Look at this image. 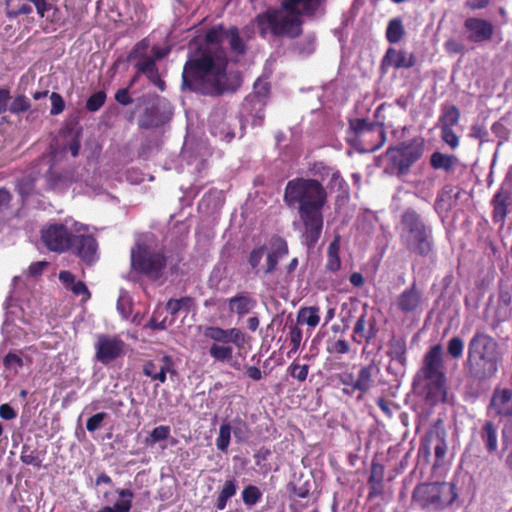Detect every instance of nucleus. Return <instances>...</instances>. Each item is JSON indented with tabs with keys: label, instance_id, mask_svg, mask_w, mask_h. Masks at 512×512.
<instances>
[{
	"label": "nucleus",
	"instance_id": "1",
	"mask_svg": "<svg viewBox=\"0 0 512 512\" xmlns=\"http://www.w3.org/2000/svg\"><path fill=\"white\" fill-rule=\"evenodd\" d=\"M283 198L288 207L297 206L304 227L303 243L309 249L314 248L324 226L323 208L328 199L326 189L316 179L297 177L287 182Z\"/></svg>",
	"mask_w": 512,
	"mask_h": 512
},
{
	"label": "nucleus",
	"instance_id": "2",
	"mask_svg": "<svg viewBox=\"0 0 512 512\" xmlns=\"http://www.w3.org/2000/svg\"><path fill=\"white\" fill-rule=\"evenodd\" d=\"M228 61L225 56L199 48L189 55L183 66L182 88L204 96L218 97L234 91L227 81Z\"/></svg>",
	"mask_w": 512,
	"mask_h": 512
},
{
	"label": "nucleus",
	"instance_id": "3",
	"mask_svg": "<svg viewBox=\"0 0 512 512\" xmlns=\"http://www.w3.org/2000/svg\"><path fill=\"white\" fill-rule=\"evenodd\" d=\"M314 0H283L280 8L269 7L253 19L259 35L265 39L267 35L276 38H298L302 30V14H313L316 10L311 3Z\"/></svg>",
	"mask_w": 512,
	"mask_h": 512
},
{
	"label": "nucleus",
	"instance_id": "4",
	"mask_svg": "<svg viewBox=\"0 0 512 512\" xmlns=\"http://www.w3.org/2000/svg\"><path fill=\"white\" fill-rule=\"evenodd\" d=\"M502 363L497 341L490 335L476 331L468 343L465 368L467 375L477 382L494 378Z\"/></svg>",
	"mask_w": 512,
	"mask_h": 512
},
{
	"label": "nucleus",
	"instance_id": "5",
	"mask_svg": "<svg viewBox=\"0 0 512 512\" xmlns=\"http://www.w3.org/2000/svg\"><path fill=\"white\" fill-rule=\"evenodd\" d=\"M418 381H423L422 396L425 402L435 406L447 398V377L443 360V348L435 344L424 354L422 365L416 374Z\"/></svg>",
	"mask_w": 512,
	"mask_h": 512
},
{
	"label": "nucleus",
	"instance_id": "6",
	"mask_svg": "<svg viewBox=\"0 0 512 512\" xmlns=\"http://www.w3.org/2000/svg\"><path fill=\"white\" fill-rule=\"evenodd\" d=\"M400 240L404 247L415 255L427 257L434 249L432 228L420 214L408 208L401 215Z\"/></svg>",
	"mask_w": 512,
	"mask_h": 512
},
{
	"label": "nucleus",
	"instance_id": "7",
	"mask_svg": "<svg viewBox=\"0 0 512 512\" xmlns=\"http://www.w3.org/2000/svg\"><path fill=\"white\" fill-rule=\"evenodd\" d=\"M131 270L151 281L163 277L167 257L163 249H156L144 242H137L130 251Z\"/></svg>",
	"mask_w": 512,
	"mask_h": 512
},
{
	"label": "nucleus",
	"instance_id": "8",
	"mask_svg": "<svg viewBox=\"0 0 512 512\" xmlns=\"http://www.w3.org/2000/svg\"><path fill=\"white\" fill-rule=\"evenodd\" d=\"M455 485L448 482L418 484L412 493V501L427 511H441L457 498Z\"/></svg>",
	"mask_w": 512,
	"mask_h": 512
},
{
	"label": "nucleus",
	"instance_id": "9",
	"mask_svg": "<svg viewBox=\"0 0 512 512\" xmlns=\"http://www.w3.org/2000/svg\"><path fill=\"white\" fill-rule=\"evenodd\" d=\"M205 338L213 343L209 348V355L215 361L226 363L233 358V347L244 348L246 335L240 328L224 329L219 326H207L203 331Z\"/></svg>",
	"mask_w": 512,
	"mask_h": 512
},
{
	"label": "nucleus",
	"instance_id": "10",
	"mask_svg": "<svg viewBox=\"0 0 512 512\" xmlns=\"http://www.w3.org/2000/svg\"><path fill=\"white\" fill-rule=\"evenodd\" d=\"M425 140L423 137H415L402 141L395 146H390L386 152L388 169L398 177L406 176L424 155Z\"/></svg>",
	"mask_w": 512,
	"mask_h": 512
},
{
	"label": "nucleus",
	"instance_id": "11",
	"mask_svg": "<svg viewBox=\"0 0 512 512\" xmlns=\"http://www.w3.org/2000/svg\"><path fill=\"white\" fill-rule=\"evenodd\" d=\"M348 133L351 144L361 153L375 152L386 142L384 124L364 118L351 119Z\"/></svg>",
	"mask_w": 512,
	"mask_h": 512
},
{
	"label": "nucleus",
	"instance_id": "12",
	"mask_svg": "<svg viewBox=\"0 0 512 512\" xmlns=\"http://www.w3.org/2000/svg\"><path fill=\"white\" fill-rule=\"evenodd\" d=\"M40 238L47 250L63 254L71 250L74 233L62 223H48L42 227Z\"/></svg>",
	"mask_w": 512,
	"mask_h": 512
},
{
	"label": "nucleus",
	"instance_id": "13",
	"mask_svg": "<svg viewBox=\"0 0 512 512\" xmlns=\"http://www.w3.org/2000/svg\"><path fill=\"white\" fill-rule=\"evenodd\" d=\"M95 358L107 365L125 354V342L116 335L99 334L94 344Z\"/></svg>",
	"mask_w": 512,
	"mask_h": 512
},
{
	"label": "nucleus",
	"instance_id": "14",
	"mask_svg": "<svg viewBox=\"0 0 512 512\" xmlns=\"http://www.w3.org/2000/svg\"><path fill=\"white\" fill-rule=\"evenodd\" d=\"M98 249V242L92 234H74L70 251L86 265L91 266L99 259Z\"/></svg>",
	"mask_w": 512,
	"mask_h": 512
},
{
	"label": "nucleus",
	"instance_id": "15",
	"mask_svg": "<svg viewBox=\"0 0 512 512\" xmlns=\"http://www.w3.org/2000/svg\"><path fill=\"white\" fill-rule=\"evenodd\" d=\"M492 221L494 223L504 224L506 217L510 212L512 205V189L511 185L503 182L491 199Z\"/></svg>",
	"mask_w": 512,
	"mask_h": 512
},
{
	"label": "nucleus",
	"instance_id": "16",
	"mask_svg": "<svg viewBox=\"0 0 512 512\" xmlns=\"http://www.w3.org/2000/svg\"><path fill=\"white\" fill-rule=\"evenodd\" d=\"M487 411H492L494 417L499 419H512V389L495 387Z\"/></svg>",
	"mask_w": 512,
	"mask_h": 512
},
{
	"label": "nucleus",
	"instance_id": "17",
	"mask_svg": "<svg viewBox=\"0 0 512 512\" xmlns=\"http://www.w3.org/2000/svg\"><path fill=\"white\" fill-rule=\"evenodd\" d=\"M464 28L469 32L468 40L472 43L490 41L494 34L493 24L483 18L468 17L464 21Z\"/></svg>",
	"mask_w": 512,
	"mask_h": 512
},
{
	"label": "nucleus",
	"instance_id": "18",
	"mask_svg": "<svg viewBox=\"0 0 512 512\" xmlns=\"http://www.w3.org/2000/svg\"><path fill=\"white\" fill-rule=\"evenodd\" d=\"M143 373L152 380H158L160 383H165L167 373H175L174 362L170 356L163 355L154 360L145 362L143 365Z\"/></svg>",
	"mask_w": 512,
	"mask_h": 512
},
{
	"label": "nucleus",
	"instance_id": "19",
	"mask_svg": "<svg viewBox=\"0 0 512 512\" xmlns=\"http://www.w3.org/2000/svg\"><path fill=\"white\" fill-rule=\"evenodd\" d=\"M423 294L418 288L416 281L403 290L397 298V308L404 314L416 312L422 305Z\"/></svg>",
	"mask_w": 512,
	"mask_h": 512
},
{
	"label": "nucleus",
	"instance_id": "20",
	"mask_svg": "<svg viewBox=\"0 0 512 512\" xmlns=\"http://www.w3.org/2000/svg\"><path fill=\"white\" fill-rule=\"evenodd\" d=\"M228 310L239 319L249 314L257 306V300L246 291L239 292L227 300Z\"/></svg>",
	"mask_w": 512,
	"mask_h": 512
},
{
	"label": "nucleus",
	"instance_id": "21",
	"mask_svg": "<svg viewBox=\"0 0 512 512\" xmlns=\"http://www.w3.org/2000/svg\"><path fill=\"white\" fill-rule=\"evenodd\" d=\"M416 56L402 49L388 48L384 58L383 65H388L395 69H410L416 64Z\"/></svg>",
	"mask_w": 512,
	"mask_h": 512
},
{
	"label": "nucleus",
	"instance_id": "22",
	"mask_svg": "<svg viewBox=\"0 0 512 512\" xmlns=\"http://www.w3.org/2000/svg\"><path fill=\"white\" fill-rule=\"evenodd\" d=\"M379 371L378 367L374 363L362 366L357 374L355 380L354 389L359 392L357 401L363 400V397L368 393L374 386L375 375Z\"/></svg>",
	"mask_w": 512,
	"mask_h": 512
},
{
	"label": "nucleus",
	"instance_id": "23",
	"mask_svg": "<svg viewBox=\"0 0 512 512\" xmlns=\"http://www.w3.org/2000/svg\"><path fill=\"white\" fill-rule=\"evenodd\" d=\"M478 436L488 454L498 450V427L492 420H484L478 431Z\"/></svg>",
	"mask_w": 512,
	"mask_h": 512
},
{
	"label": "nucleus",
	"instance_id": "24",
	"mask_svg": "<svg viewBox=\"0 0 512 512\" xmlns=\"http://www.w3.org/2000/svg\"><path fill=\"white\" fill-rule=\"evenodd\" d=\"M384 475H385V468L384 466L376 461H372L371 464V472L370 476L368 478V487H369V493L368 498L373 499L376 497H379L383 494L384 491Z\"/></svg>",
	"mask_w": 512,
	"mask_h": 512
},
{
	"label": "nucleus",
	"instance_id": "25",
	"mask_svg": "<svg viewBox=\"0 0 512 512\" xmlns=\"http://www.w3.org/2000/svg\"><path fill=\"white\" fill-rule=\"evenodd\" d=\"M58 278L75 296H83L85 300L90 299L91 293L87 285L81 280L76 281L75 275L72 272L62 270L59 272Z\"/></svg>",
	"mask_w": 512,
	"mask_h": 512
},
{
	"label": "nucleus",
	"instance_id": "26",
	"mask_svg": "<svg viewBox=\"0 0 512 512\" xmlns=\"http://www.w3.org/2000/svg\"><path fill=\"white\" fill-rule=\"evenodd\" d=\"M461 114L455 105H442L439 125L444 128H453L459 123Z\"/></svg>",
	"mask_w": 512,
	"mask_h": 512
},
{
	"label": "nucleus",
	"instance_id": "27",
	"mask_svg": "<svg viewBox=\"0 0 512 512\" xmlns=\"http://www.w3.org/2000/svg\"><path fill=\"white\" fill-rule=\"evenodd\" d=\"M462 192L461 188H455L452 185H445L438 193L436 198V204L438 206H447L449 208L453 207L458 201L460 194Z\"/></svg>",
	"mask_w": 512,
	"mask_h": 512
},
{
	"label": "nucleus",
	"instance_id": "28",
	"mask_svg": "<svg viewBox=\"0 0 512 512\" xmlns=\"http://www.w3.org/2000/svg\"><path fill=\"white\" fill-rule=\"evenodd\" d=\"M340 237L337 236L335 239L329 244L327 249V261H326V270L330 272H337L341 268V260H340Z\"/></svg>",
	"mask_w": 512,
	"mask_h": 512
},
{
	"label": "nucleus",
	"instance_id": "29",
	"mask_svg": "<svg viewBox=\"0 0 512 512\" xmlns=\"http://www.w3.org/2000/svg\"><path fill=\"white\" fill-rule=\"evenodd\" d=\"M237 481L235 479H228L224 482L221 491L215 502V507L218 510H224L227 506L229 499L234 497L237 493Z\"/></svg>",
	"mask_w": 512,
	"mask_h": 512
},
{
	"label": "nucleus",
	"instance_id": "30",
	"mask_svg": "<svg viewBox=\"0 0 512 512\" xmlns=\"http://www.w3.org/2000/svg\"><path fill=\"white\" fill-rule=\"evenodd\" d=\"M195 307V300L190 296H184L179 299L171 298L166 303V309L175 317L180 311L189 313Z\"/></svg>",
	"mask_w": 512,
	"mask_h": 512
},
{
	"label": "nucleus",
	"instance_id": "31",
	"mask_svg": "<svg viewBox=\"0 0 512 512\" xmlns=\"http://www.w3.org/2000/svg\"><path fill=\"white\" fill-rule=\"evenodd\" d=\"M457 162V158L454 155L443 154L439 151L432 153L430 157V165L433 169H442L449 172L453 169Z\"/></svg>",
	"mask_w": 512,
	"mask_h": 512
},
{
	"label": "nucleus",
	"instance_id": "32",
	"mask_svg": "<svg viewBox=\"0 0 512 512\" xmlns=\"http://www.w3.org/2000/svg\"><path fill=\"white\" fill-rule=\"evenodd\" d=\"M319 311L320 309L317 306L302 307L298 311L297 322L315 328L320 322Z\"/></svg>",
	"mask_w": 512,
	"mask_h": 512
},
{
	"label": "nucleus",
	"instance_id": "33",
	"mask_svg": "<svg viewBox=\"0 0 512 512\" xmlns=\"http://www.w3.org/2000/svg\"><path fill=\"white\" fill-rule=\"evenodd\" d=\"M405 35V29L400 18L391 19L386 29V39L389 43L400 42Z\"/></svg>",
	"mask_w": 512,
	"mask_h": 512
},
{
	"label": "nucleus",
	"instance_id": "34",
	"mask_svg": "<svg viewBox=\"0 0 512 512\" xmlns=\"http://www.w3.org/2000/svg\"><path fill=\"white\" fill-rule=\"evenodd\" d=\"M388 356L400 363L406 361V342L402 338H393L388 343Z\"/></svg>",
	"mask_w": 512,
	"mask_h": 512
},
{
	"label": "nucleus",
	"instance_id": "35",
	"mask_svg": "<svg viewBox=\"0 0 512 512\" xmlns=\"http://www.w3.org/2000/svg\"><path fill=\"white\" fill-rule=\"evenodd\" d=\"M229 38L230 49L237 55H244L247 51V46L244 40L239 35V30L236 26L230 27L226 32Z\"/></svg>",
	"mask_w": 512,
	"mask_h": 512
},
{
	"label": "nucleus",
	"instance_id": "36",
	"mask_svg": "<svg viewBox=\"0 0 512 512\" xmlns=\"http://www.w3.org/2000/svg\"><path fill=\"white\" fill-rule=\"evenodd\" d=\"M159 124L160 120L156 107L146 108L138 119V126L143 129L158 127Z\"/></svg>",
	"mask_w": 512,
	"mask_h": 512
},
{
	"label": "nucleus",
	"instance_id": "37",
	"mask_svg": "<svg viewBox=\"0 0 512 512\" xmlns=\"http://www.w3.org/2000/svg\"><path fill=\"white\" fill-rule=\"evenodd\" d=\"M20 459L24 464L32 465L36 468H40L42 464L40 452L27 443L22 446Z\"/></svg>",
	"mask_w": 512,
	"mask_h": 512
},
{
	"label": "nucleus",
	"instance_id": "38",
	"mask_svg": "<svg viewBox=\"0 0 512 512\" xmlns=\"http://www.w3.org/2000/svg\"><path fill=\"white\" fill-rule=\"evenodd\" d=\"M326 351L334 356L348 354L350 352V343L346 339L332 337L326 341Z\"/></svg>",
	"mask_w": 512,
	"mask_h": 512
},
{
	"label": "nucleus",
	"instance_id": "39",
	"mask_svg": "<svg viewBox=\"0 0 512 512\" xmlns=\"http://www.w3.org/2000/svg\"><path fill=\"white\" fill-rule=\"evenodd\" d=\"M116 492L121 500L114 503L112 507L114 512H129L134 498L133 491L130 489H118Z\"/></svg>",
	"mask_w": 512,
	"mask_h": 512
},
{
	"label": "nucleus",
	"instance_id": "40",
	"mask_svg": "<svg viewBox=\"0 0 512 512\" xmlns=\"http://www.w3.org/2000/svg\"><path fill=\"white\" fill-rule=\"evenodd\" d=\"M171 429L167 425H159L155 427L145 438V444L153 446L160 441H165L170 437Z\"/></svg>",
	"mask_w": 512,
	"mask_h": 512
},
{
	"label": "nucleus",
	"instance_id": "41",
	"mask_svg": "<svg viewBox=\"0 0 512 512\" xmlns=\"http://www.w3.org/2000/svg\"><path fill=\"white\" fill-rule=\"evenodd\" d=\"M241 497L247 507H252L261 500L262 491L256 485L249 484L242 490Z\"/></svg>",
	"mask_w": 512,
	"mask_h": 512
},
{
	"label": "nucleus",
	"instance_id": "42",
	"mask_svg": "<svg viewBox=\"0 0 512 512\" xmlns=\"http://www.w3.org/2000/svg\"><path fill=\"white\" fill-rule=\"evenodd\" d=\"M231 431L232 428L229 423H222L219 428V434L216 438V446L217 448L226 453L228 451V447L231 440Z\"/></svg>",
	"mask_w": 512,
	"mask_h": 512
},
{
	"label": "nucleus",
	"instance_id": "43",
	"mask_svg": "<svg viewBox=\"0 0 512 512\" xmlns=\"http://www.w3.org/2000/svg\"><path fill=\"white\" fill-rule=\"evenodd\" d=\"M288 374L299 382H304L307 379L309 373L308 364H299L295 360L287 368Z\"/></svg>",
	"mask_w": 512,
	"mask_h": 512
},
{
	"label": "nucleus",
	"instance_id": "44",
	"mask_svg": "<svg viewBox=\"0 0 512 512\" xmlns=\"http://www.w3.org/2000/svg\"><path fill=\"white\" fill-rule=\"evenodd\" d=\"M367 313L364 312L356 321L353 328L352 340L358 344L362 342V339L365 340V334L367 333L366 326L368 322L366 320Z\"/></svg>",
	"mask_w": 512,
	"mask_h": 512
},
{
	"label": "nucleus",
	"instance_id": "45",
	"mask_svg": "<svg viewBox=\"0 0 512 512\" xmlns=\"http://www.w3.org/2000/svg\"><path fill=\"white\" fill-rule=\"evenodd\" d=\"M45 179L47 186L52 190L66 185V178L62 175V173L52 168L46 172Z\"/></svg>",
	"mask_w": 512,
	"mask_h": 512
},
{
	"label": "nucleus",
	"instance_id": "46",
	"mask_svg": "<svg viewBox=\"0 0 512 512\" xmlns=\"http://www.w3.org/2000/svg\"><path fill=\"white\" fill-rule=\"evenodd\" d=\"M269 249L278 255L287 256L289 253V247L287 241L279 236L273 235L269 240Z\"/></svg>",
	"mask_w": 512,
	"mask_h": 512
},
{
	"label": "nucleus",
	"instance_id": "47",
	"mask_svg": "<svg viewBox=\"0 0 512 512\" xmlns=\"http://www.w3.org/2000/svg\"><path fill=\"white\" fill-rule=\"evenodd\" d=\"M265 250L266 246L261 245L253 248L248 255V263L255 274L259 272V266L265 254Z\"/></svg>",
	"mask_w": 512,
	"mask_h": 512
},
{
	"label": "nucleus",
	"instance_id": "48",
	"mask_svg": "<svg viewBox=\"0 0 512 512\" xmlns=\"http://www.w3.org/2000/svg\"><path fill=\"white\" fill-rule=\"evenodd\" d=\"M464 351V341L458 337H452L447 343V353L453 359L462 357Z\"/></svg>",
	"mask_w": 512,
	"mask_h": 512
},
{
	"label": "nucleus",
	"instance_id": "49",
	"mask_svg": "<svg viewBox=\"0 0 512 512\" xmlns=\"http://www.w3.org/2000/svg\"><path fill=\"white\" fill-rule=\"evenodd\" d=\"M107 95L105 91H98L93 93L86 101V109L89 112L98 111L106 101Z\"/></svg>",
	"mask_w": 512,
	"mask_h": 512
},
{
	"label": "nucleus",
	"instance_id": "50",
	"mask_svg": "<svg viewBox=\"0 0 512 512\" xmlns=\"http://www.w3.org/2000/svg\"><path fill=\"white\" fill-rule=\"evenodd\" d=\"M287 490L293 494L294 497L308 498L311 494V483L307 480L298 486L295 483L290 482L287 485Z\"/></svg>",
	"mask_w": 512,
	"mask_h": 512
},
{
	"label": "nucleus",
	"instance_id": "51",
	"mask_svg": "<svg viewBox=\"0 0 512 512\" xmlns=\"http://www.w3.org/2000/svg\"><path fill=\"white\" fill-rule=\"evenodd\" d=\"M31 104L25 95L16 96L9 106V111L13 114L26 112L30 109Z\"/></svg>",
	"mask_w": 512,
	"mask_h": 512
},
{
	"label": "nucleus",
	"instance_id": "52",
	"mask_svg": "<svg viewBox=\"0 0 512 512\" xmlns=\"http://www.w3.org/2000/svg\"><path fill=\"white\" fill-rule=\"evenodd\" d=\"M444 49H445L446 53H448L449 55H457V54L462 55L466 51L465 45L461 41H459L455 38L447 39L444 42Z\"/></svg>",
	"mask_w": 512,
	"mask_h": 512
},
{
	"label": "nucleus",
	"instance_id": "53",
	"mask_svg": "<svg viewBox=\"0 0 512 512\" xmlns=\"http://www.w3.org/2000/svg\"><path fill=\"white\" fill-rule=\"evenodd\" d=\"M289 340L291 345V349L289 351L290 355L291 353H296L298 351L302 341V330L298 326L294 325L290 328Z\"/></svg>",
	"mask_w": 512,
	"mask_h": 512
},
{
	"label": "nucleus",
	"instance_id": "54",
	"mask_svg": "<svg viewBox=\"0 0 512 512\" xmlns=\"http://www.w3.org/2000/svg\"><path fill=\"white\" fill-rule=\"evenodd\" d=\"M222 25L212 27L205 33V41L208 44H219L222 41V35L225 33Z\"/></svg>",
	"mask_w": 512,
	"mask_h": 512
},
{
	"label": "nucleus",
	"instance_id": "55",
	"mask_svg": "<svg viewBox=\"0 0 512 512\" xmlns=\"http://www.w3.org/2000/svg\"><path fill=\"white\" fill-rule=\"evenodd\" d=\"M50 100H51L50 114L52 116L61 114L65 109V102H64L63 97L57 92H52L50 95Z\"/></svg>",
	"mask_w": 512,
	"mask_h": 512
},
{
	"label": "nucleus",
	"instance_id": "56",
	"mask_svg": "<svg viewBox=\"0 0 512 512\" xmlns=\"http://www.w3.org/2000/svg\"><path fill=\"white\" fill-rule=\"evenodd\" d=\"M284 256L278 255L275 252L269 250V252L266 255V265L264 268V274H272L276 271L279 260L282 259Z\"/></svg>",
	"mask_w": 512,
	"mask_h": 512
},
{
	"label": "nucleus",
	"instance_id": "57",
	"mask_svg": "<svg viewBox=\"0 0 512 512\" xmlns=\"http://www.w3.org/2000/svg\"><path fill=\"white\" fill-rule=\"evenodd\" d=\"M107 413L99 412L92 415L86 422V429L89 432H95L102 427L103 421L107 418Z\"/></svg>",
	"mask_w": 512,
	"mask_h": 512
},
{
	"label": "nucleus",
	"instance_id": "58",
	"mask_svg": "<svg viewBox=\"0 0 512 512\" xmlns=\"http://www.w3.org/2000/svg\"><path fill=\"white\" fill-rule=\"evenodd\" d=\"M441 129V138L442 140L447 143L452 149H455L459 145V138L456 135V133L453 131L452 128H444L440 127Z\"/></svg>",
	"mask_w": 512,
	"mask_h": 512
},
{
	"label": "nucleus",
	"instance_id": "59",
	"mask_svg": "<svg viewBox=\"0 0 512 512\" xmlns=\"http://www.w3.org/2000/svg\"><path fill=\"white\" fill-rule=\"evenodd\" d=\"M136 68L138 72L145 74L146 77L153 74V72L158 69L155 60L150 57L145 58L144 61L137 63Z\"/></svg>",
	"mask_w": 512,
	"mask_h": 512
},
{
	"label": "nucleus",
	"instance_id": "60",
	"mask_svg": "<svg viewBox=\"0 0 512 512\" xmlns=\"http://www.w3.org/2000/svg\"><path fill=\"white\" fill-rule=\"evenodd\" d=\"M36 8L37 14L40 17H45L46 13L50 10H54V12L58 11L56 7L52 4L48 3L46 0H29Z\"/></svg>",
	"mask_w": 512,
	"mask_h": 512
},
{
	"label": "nucleus",
	"instance_id": "61",
	"mask_svg": "<svg viewBox=\"0 0 512 512\" xmlns=\"http://www.w3.org/2000/svg\"><path fill=\"white\" fill-rule=\"evenodd\" d=\"M3 364L7 369L20 368L23 366V360L17 354L10 352L4 357Z\"/></svg>",
	"mask_w": 512,
	"mask_h": 512
},
{
	"label": "nucleus",
	"instance_id": "62",
	"mask_svg": "<svg viewBox=\"0 0 512 512\" xmlns=\"http://www.w3.org/2000/svg\"><path fill=\"white\" fill-rule=\"evenodd\" d=\"M470 136L478 139L481 143L488 141L489 132L483 125H473Z\"/></svg>",
	"mask_w": 512,
	"mask_h": 512
},
{
	"label": "nucleus",
	"instance_id": "63",
	"mask_svg": "<svg viewBox=\"0 0 512 512\" xmlns=\"http://www.w3.org/2000/svg\"><path fill=\"white\" fill-rule=\"evenodd\" d=\"M114 99L123 106H127L133 102L129 93V88L118 89L114 95Z\"/></svg>",
	"mask_w": 512,
	"mask_h": 512
},
{
	"label": "nucleus",
	"instance_id": "64",
	"mask_svg": "<svg viewBox=\"0 0 512 512\" xmlns=\"http://www.w3.org/2000/svg\"><path fill=\"white\" fill-rule=\"evenodd\" d=\"M248 427L245 422L239 420L237 424L233 427L234 437L238 442H241L247 437Z\"/></svg>",
	"mask_w": 512,
	"mask_h": 512
}]
</instances>
